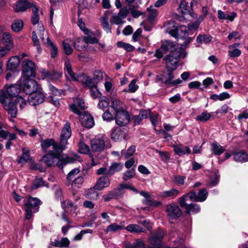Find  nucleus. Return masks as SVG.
<instances>
[{
    "instance_id": "1",
    "label": "nucleus",
    "mask_w": 248,
    "mask_h": 248,
    "mask_svg": "<svg viewBox=\"0 0 248 248\" xmlns=\"http://www.w3.org/2000/svg\"><path fill=\"white\" fill-rule=\"evenodd\" d=\"M60 152L49 151L47 154L44 155L40 160L48 166H57L60 169H62L63 166L68 163H73L78 160L79 156L78 155L74 156L67 155L62 156Z\"/></svg>"
},
{
    "instance_id": "2",
    "label": "nucleus",
    "mask_w": 248,
    "mask_h": 248,
    "mask_svg": "<svg viewBox=\"0 0 248 248\" xmlns=\"http://www.w3.org/2000/svg\"><path fill=\"white\" fill-rule=\"evenodd\" d=\"M25 218L27 220L30 219L33 216V214L39 211V206L41 204V201L37 198L31 196H27L24 198L23 201Z\"/></svg>"
},
{
    "instance_id": "3",
    "label": "nucleus",
    "mask_w": 248,
    "mask_h": 248,
    "mask_svg": "<svg viewBox=\"0 0 248 248\" xmlns=\"http://www.w3.org/2000/svg\"><path fill=\"white\" fill-rule=\"evenodd\" d=\"M0 101L8 114L12 118L16 117L17 108L16 101H14L13 98L8 97L5 92L2 91L0 93Z\"/></svg>"
},
{
    "instance_id": "4",
    "label": "nucleus",
    "mask_w": 248,
    "mask_h": 248,
    "mask_svg": "<svg viewBox=\"0 0 248 248\" xmlns=\"http://www.w3.org/2000/svg\"><path fill=\"white\" fill-rule=\"evenodd\" d=\"M31 78L21 77L20 79L21 88L27 94L31 95L38 91V84L37 82Z\"/></svg>"
},
{
    "instance_id": "5",
    "label": "nucleus",
    "mask_w": 248,
    "mask_h": 248,
    "mask_svg": "<svg viewBox=\"0 0 248 248\" xmlns=\"http://www.w3.org/2000/svg\"><path fill=\"white\" fill-rule=\"evenodd\" d=\"M164 234L163 230L161 229L152 234L148 238L149 246L147 248H161L162 247V240Z\"/></svg>"
},
{
    "instance_id": "6",
    "label": "nucleus",
    "mask_w": 248,
    "mask_h": 248,
    "mask_svg": "<svg viewBox=\"0 0 248 248\" xmlns=\"http://www.w3.org/2000/svg\"><path fill=\"white\" fill-rule=\"evenodd\" d=\"M188 197L187 195H184L179 199V203L182 207L185 209L186 213L188 214H195L200 212L201 207L198 204H186V201Z\"/></svg>"
},
{
    "instance_id": "7",
    "label": "nucleus",
    "mask_w": 248,
    "mask_h": 248,
    "mask_svg": "<svg viewBox=\"0 0 248 248\" xmlns=\"http://www.w3.org/2000/svg\"><path fill=\"white\" fill-rule=\"evenodd\" d=\"M22 76L24 78H34L36 75L35 63L29 59H25L22 63Z\"/></svg>"
},
{
    "instance_id": "8",
    "label": "nucleus",
    "mask_w": 248,
    "mask_h": 248,
    "mask_svg": "<svg viewBox=\"0 0 248 248\" xmlns=\"http://www.w3.org/2000/svg\"><path fill=\"white\" fill-rule=\"evenodd\" d=\"M179 54L177 53H169L166 55L163 60L165 62L167 70L174 71L178 66L179 62Z\"/></svg>"
},
{
    "instance_id": "9",
    "label": "nucleus",
    "mask_w": 248,
    "mask_h": 248,
    "mask_svg": "<svg viewBox=\"0 0 248 248\" xmlns=\"http://www.w3.org/2000/svg\"><path fill=\"white\" fill-rule=\"evenodd\" d=\"M71 136V129L70 124L69 122H66L62 129L60 136V143L61 149L63 150L66 148L68 144L67 140Z\"/></svg>"
},
{
    "instance_id": "10",
    "label": "nucleus",
    "mask_w": 248,
    "mask_h": 248,
    "mask_svg": "<svg viewBox=\"0 0 248 248\" xmlns=\"http://www.w3.org/2000/svg\"><path fill=\"white\" fill-rule=\"evenodd\" d=\"M185 195H187L188 198L193 202H203L206 200L208 192L205 188H202L198 192L192 190Z\"/></svg>"
},
{
    "instance_id": "11",
    "label": "nucleus",
    "mask_w": 248,
    "mask_h": 248,
    "mask_svg": "<svg viewBox=\"0 0 248 248\" xmlns=\"http://www.w3.org/2000/svg\"><path fill=\"white\" fill-rule=\"evenodd\" d=\"M166 212L169 218L176 220L179 218L182 214V211L178 205L170 203L166 205Z\"/></svg>"
},
{
    "instance_id": "12",
    "label": "nucleus",
    "mask_w": 248,
    "mask_h": 248,
    "mask_svg": "<svg viewBox=\"0 0 248 248\" xmlns=\"http://www.w3.org/2000/svg\"><path fill=\"white\" fill-rule=\"evenodd\" d=\"M124 190L122 184L116 188L110 191L108 194L103 196V198L105 202H109L112 199L121 198L124 193Z\"/></svg>"
},
{
    "instance_id": "13",
    "label": "nucleus",
    "mask_w": 248,
    "mask_h": 248,
    "mask_svg": "<svg viewBox=\"0 0 248 248\" xmlns=\"http://www.w3.org/2000/svg\"><path fill=\"white\" fill-rule=\"evenodd\" d=\"M169 33L178 40L185 39L188 35L187 27L184 25H181L176 29L170 30Z\"/></svg>"
},
{
    "instance_id": "14",
    "label": "nucleus",
    "mask_w": 248,
    "mask_h": 248,
    "mask_svg": "<svg viewBox=\"0 0 248 248\" xmlns=\"http://www.w3.org/2000/svg\"><path fill=\"white\" fill-rule=\"evenodd\" d=\"M91 147L94 152H102L106 147L105 139L103 137H95L91 140Z\"/></svg>"
},
{
    "instance_id": "15",
    "label": "nucleus",
    "mask_w": 248,
    "mask_h": 248,
    "mask_svg": "<svg viewBox=\"0 0 248 248\" xmlns=\"http://www.w3.org/2000/svg\"><path fill=\"white\" fill-rule=\"evenodd\" d=\"M69 108L71 111L78 115H80L81 111L85 108L84 101L81 98H74L73 102L70 105Z\"/></svg>"
},
{
    "instance_id": "16",
    "label": "nucleus",
    "mask_w": 248,
    "mask_h": 248,
    "mask_svg": "<svg viewBox=\"0 0 248 248\" xmlns=\"http://www.w3.org/2000/svg\"><path fill=\"white\" fill-rule=\"evenodd\" d=\"M45 95L40 91L31 94L28 97V101L31 106H36L42 103L45 99Z\"/></svg>"
},
{
    "instance_id": "17",
    "label": "nucleus",
    "mask_w": 248,
    "mask_h": 248,
    "mask_svg": "<svg viewBox=\"0 0 248 248\" xmlns=\"http://www.w3.org/2000/svg\"><path fill=\"white\" fill-rule=\"evenodd\" d=\"M116 123L119 126H124L128 124L130 117L127 111H121L116 112L115 117Z\"/></svg>"
},
{
    "instance_id": "18",
    "label": "nucleus",
    "mask_w": 248,
    "mask_h": 248,
    "mask_svg": "<svg viewBox=\"0 0 248 248\" xmlns=\"http://www.w3.org/2000/svg\"><path fill=\"white\" fill-rule=\"evenodd\" d=\"M41 147L43 150H46L50 146L53 147V151L56 152H62L63 150L61 149L60 144H58L56 143L53 139H46L45 140H41Z\"/></svg>"
},
{
    "instance_id": "19",
    "label": "nucleus",
    "mask_w": 248,
    "mask_h": 248,
    "mask_svg": "<svg viewBox=\"0 0 248 248\" xmlns=\"http://www.w3.org/2000/svg\"><path fill=\"white\" fill-rule=\"evenodd\" d=\"M178 48V44L171 41H165L162 43L161 46V48L164 53H167L168 52L170 53H174L176 52Z\"/></svg>"
},
{
    "instance_id": "20",
    "label": "nucleus",
    "mask_w": 248,
    "mask_h": 248,
    "mask_svg": "<svg viewBox=\"0 0 248 248\" xmlns=\"http://www.w3.org/2000/svg\"><path fill=\"white\" fill-rule=\"evenodd\" d=\"M108 177V175H105L99 177L93 186L94 189L101 191L105 188L108 187L110 184V179Z\"/></svg>"
},
{
    "instance_id": "21",
    "label": "nucleus",
    "mask_w": 248,
    "mask_h": 248,
    "mask_svg": "<svg viewBox=\"0 0 248 248\" xmlns=\"http://www.w3.org/2000/svg\"><path fill=\"white\" fill-rule=\"evenodd\" d=\"M21 89L20 80L17 83L10 85L5 92L7 96L9 97H13L16 96L20 93Z\"/></svg>"
},
{
    "instance_id": "22",
    "label": "nucleus",
    "mask_w": 248,
    "mask_h": 248,
    "mask_svg": "<svg viewBox=\"0 0 248 248\" xmlns=\"http://www.w3.org/2000/svg\"><path fill=\"white\" fill-rule=\"evenodd\" d=\"M4 46L8 49H11L14 46V41L11 34L8 32H4L2 34L1 40Z\"/></svg>"
},
{
    "instance_id": "23",
    "label": "nucleus",
    "mask_w": 248,
    "mask_h": 248,
    "mask_svg": "<svg viewBox=\"0 0 248 248\" xmlns=\"http://www.w3.org/2000/svg\"><path fill=\"white\" fill-rule=\"evenodd\" d=\"M43 78H47L50 80H58L62 77V73L55 70L47 71L43 69L41 70Z\"/></svg>"
},
{
    "instance_id": "24",
    "label": "nucleus",
    "mask_w": 248,
    "mask_h": 248,
    "mask_svg": "<svg viewBox=\"0 0 248 248\" xmlns=\"http://www.w3.org/2000/svg\"><path fill=\"white\" fill-rule=\"evenodd\" d=\"M124 128L117 127L111 132V139L115 141L120 140L125 138L126 133Z\"/></svg>"
},
{
    "instance_id": "25",
    "label": "nucleus",
    "mask_w": 248,
    "mask_h": 248,
    "mask_svg": "<svg viewBox=\"0 0 248 248\" xmlns=\"http://www.w3.org/2000/svg\"><path fill=\"white\" fill-rule=\"evenodd\" d=\"M173 147L175 153L179 156L185 154L188 155L191 153L190 149L188 146H184L182 145H174Z\"/></svg>"
},
{
    "instance_id": "26",
    "label": "nucleus",
    "mask_w": 248,
    "mask_h": 248,
    "mask_svg": "<svg viewBox=\"0 0 248 248\" xmlns=\"http://www.w3.org/2000/svg\"><path fill=\"white\" fill-rule=\"evenodd\" d=\"M178 11L180 13L184 15L193 16L194 14L191 7H187V3L185 0L181 1Z\"/></svg>"
},
{
    "instance_id": "27",
    "label": "nucleus",
    "mask_w": 248,
    "mask_h": 248,
    "mask_svg": "<svg viewBox=\"0 0 248 248\" xmlns=\"http://www.w3.org/2000/svg\"><path fill=\"white\" fill-rule=\"evenodd\" d=\"M64 70L65 75H68L72 80H77V75L73 72L70 62L68 60L65 61Z\"/></svg>"
},
{
    "instance_id": "28",
    "label": "nucleus",
    "mask_w": 248,
    "mask_h": 248,
    "mask_svg": "<svg viewBox=\"0 0 248 248\" xmlns=\"http://www.w3.org/2000/svg\"><path fill=\"white\" fill-rule=\"evenodd\" d=\"M123 164L122 163L113 162L111 164L108 169L107 175L110 176L115 173L120 171L123 169Z\"/></svg>"
},
{
    "instance_id": "29",
    "label": "nucleus",
    "mask_w": 248,
    "mask_h": 248,
    "mask_svg": "<svg viewBox=\"0 0 248 248\" xmlns=\"http://www.w3.org/2000/svg\"><path fill=\"white\" fill-rule=\"evenodd\" d=\"M20 63V58L17 56L12 57L9 60L7 65L8 70L13 71L15 70Z\"/></svg>"
},
{
    "instance_id": "30",
    "label": "nucleus",
    "mask_w": 248,
    "mask_h": 248,
    "mask_svg": "<svg viewBox=\"0 0 248 248\" xmlns=\"http://www.w3.org/2000/svg\"><path fill=\"white\" fill-rule=\"evenodd\" d=\"M211 150L215 155H219L225 151V149L217 141H214L211 144Z\"/></svg>"
},
{
    "instance_id": "31",
    "label": "nucleus",
    "mask_w": 248,
    "mask_h": 248,
    "mask_svg": "<svg viewBox=\"0 0 248 248\" xmlns=\"http://www.w3.org/2000/svg\"><path fill=\"white\" fill-rule=\"evenodd\" d=\"M82 124L88 128H92L94 125L93 117L91 115H84L81 118Z\"/></svg>"
},
{
    "instance_id": "32",
    "label": "nucleus",
    "mask_w": 248,
    "mask_h": 248,
    "mask_svg": "<svg viewBox=\"0 0 248 248\" xmlns=\"http://www.w3.org/2000/svg\"><path fill=\"white\" fill-rule=\"evenodd\" d=\"M30 7V4L27 0H19L16 5L15 11L16 12H23Z\"/></svg>"
},
{
    "instance_id": "33",
    "label": "nucleus",
    "mask_w": 248,
    "mask_h": 248,
    "mask_svg": "<svg viewBox=\"0 0 248 248\" xmlns=\"http://www.w3.org/2000/svg\"><path fill=\"white\" fill-rule=\"evenodd\" d=\"M125 229L131 233L145 232L146 230L138 224H131L127 226Z\"/></svg>"
},
{
    "instance_id": "34",
    "label": "nucleus",
    "mask_w": 248,
    "mask_h": 248,
    "mask_svg": "<svg viewBox=\"0 0 248 248\" xmlns=\"http://www.w3.org/2000/svg\"><path fill=\"white\" fill-rule=\"evenodd\" d=\"M179 194V191L177 189L172 188L169 190L163 191L161 193L160 196L165 198H170L174 199Z\"/></svg>"
},
{
    "instance_id": "35",
    "label": "nucleus",
    "mask_w": 248,
    "mask_h": 248,
    "mask_svg": "<svg viewBox=\"0 0 248 248\" xmlns=\"http://www.w3.org/2000/svg\"><path fill=\"white\" fill-rule=\"evenodd\" d=\"M74 47L78 51H82L84 50L87 47V43L83 37L78 38L74 43Z\"/></svg>"
},
{
    "instance_id": "36",
    "label": "nucleus",
    "mask_w": 248,
    "mask_h": 248,
    "mask_svg": "<svg viewBox=\"0 0 248 248\" xmlns=\"http://www.w3.org/2000/svg\"><path fill=\"white\" fill-rule=\"evenodd\" d=\"M24 23L20 19L15 20L11 25V28L15 32H20L23 28Z\"/></svg>"
},
{
    "instance_id": "37",
    "label": "nucleus",
    "mask_w": 248,
    "mask_h": 248,
    "mask_svg": "<svg viewBox=\"0 0 248 248\" xmlns=\"http://www.w3.org/2000/svg\"><path fill=\"white\" fill-rule=\"evenodd\" d=\"M70 244V241L66 237L62 238L61 241L55 240L52 242V245L58 248H67Z\"/></svg>"
},
{
    "instance_id": "38",
    "label": "nucleus",
    "mask_w": 248,
    "mask_h": 248,
    "mask_svg": "<svg viewBox=\"0 0 248 248\" xmlns=\"http://www.w3.org/2000/svg\"><path fill=\"white\" fill-rule=\"evenodd\" d=\"M233 159L235 161L245 162L248 161V155L244 152H237L234 154Z\"/></svg>"
},
{
    "instance_id": "39",
    "label": "nucleus",
    "mask_w": 248,
    "mask_h": 248,
    "mask_svg": "<svg viewBox=\"0 0 248 248\" xmlns=\"http://www.w3.org/2000/svg\"><path fill=\"white\" fill-rule=\"evenodd\" d=\"M125 248H145V244L141 239H137L133 243H128L125 245Z\"/></svg>"
},
{
    "instance_id": "40",
    "label": "nucleus",
    "mask_w": 248,
    "mask_h": 248,
    "mask_svg": "<svg viewBox=\"0 0 248 248\" xmlns=\"http://www.w3.org/2000/svg\"><path fill=\"white\" fill-rule=\"evenodd\" d=\"M124 104L119 100L116 99L112 101L111 108L115 110V113L118 111H124Z\"/></svg>"
},
{
    "instance_id": "41",
    "label": "nucleus",
    "mask_w": 248,
    "mask_h": 248,
    "mask_svg": "<svg viewBox=\"0 0 248 248\" xmlns=\"http://www.w3.org/2000/svg\"><path fill=\"white\" fill-rule=\"evenodd\" d=\"M46 46L49 48L51 51V57L55 58L56 57L58 54V49L55 45L51 41L49 38L46 39Z\"/></svg>"
},
{
    "instance_id": "42",
    "label": "nucleus",
    "mask_w": 248,
    "mask_h": 248,
    "mask_svg": "<svg viewBox=\"0 0 248 248\" xmlns=\"http://www.w3.org/2000/svg\"><path fill=\"white\" fill-rule=\"evenodd\" d=\"M135 151L136 146L134 145H131L127 149L126 151H125L124 150H122L121 152V154L122 155L124 156V159H126L132 156Z\"/></svg>"
},
{
    "instance_id": "43",
    "label": "nucleus",
    "mask_w": 248,
    "mask_h": 248,
    "mask_svg": "<svg viewBox=\"0 0 248 248\" xmlns=\"http://www.w3.org/2000/svg\"><path fill=\"white\" fill-rule=\"evenodd\" d=\"M241 54V51L233 46H229L228 55L231 58L239 57Z\"/></svg>"
},
{
    "instance_id": "44",
    "label": "nucleus",
    "mask_w": 248,
    "mask_h": 248,
    "mask_svg": "<svg viewBox=\"0 0 248 248\" xmlns=\"http://www.w3.org/2000/svg\"><path fill=\"white\" fill-rule=\"evenodd\" d=\"M30 155L29 151H25L23 149V153L20 157L17 160V162L20 164L26 163L30 159Z\"/></svg>"
},
{
    "instance_id": "45",
    "label": "nucleus",
    "mask_w": 248,
    "mask_h": 248,
    "mask_svg": "<svg viewBox=\"0 0 248 248\" xmlns=\"http://www.w3.org/2000/svg\"><path fill=\"white\" fill-rule=\"evenodd\" d=\"M61 205L62 208L65 210H66L67 208H70L71 210L75 211L77 208V205H75L73 202L70 200L62 201Z\"/></svg>"
},
{
    "instance_id": "46",
    "label": "nucleus",
    "mask_w": 248,
    "mask_h": 248,
    "mask_svg": "<svg viewBox=\"0 0 248 248\" xmlns=\"http://www.w3.org/2000/svg\"><path fill=\"white\" fill-rule=\"evenodd\" d=\"M79 170L77 168H75L72 170H71L68 174L67 176V185H70V184H71V182L73 180L76 178V176L78 174L79 172Z\"/></svg>"
},
{
    "instance_id": "47",
    "label": "nucleus",
    "mask_w": 248,
    "mask_h": 248,
    "mask_svg": "<svg viewBox=\"0 0 248 248\" xmlns=\"http://www.w3.org/2000/svg\"><path fill=\"white\" fill-rule=\"evenodd\" d=\"M109 104V99L107 97L103 96L100 98L99 103H98V107L99 108L104 110L108 106Z\"/></svg>"
},
{
    "instance_id": "48",
    "label": "nucleus",
    "mask_w": 248,
    "mask_h": 248,
    "mask_svg": "<svg viewBox=\"0 0 248 248\" xmlns=\"http://www.w3.org/2000/svg\"><path fill=\"white\" fill-rule=\"evenodd\" d=\"M211 117L210 113L206 111H204L201 114L198 115L196 117L197 121L205 122L208 121Z\"/></svg>"
},
{
    "instance_id": "49",
    "label": "nucleus",
    "mask_w": 248,
    "mask_h": 248,
    "mask_svg": "<svg viewBox=\"0 0 248 248\" xmlns=\"http://www.w3.org/2000/svg\"><path fill=\"white\" fill-rule=\"evenodd\" d=\"M92 32L91 31V32L88 34H85L87 35V36L83 37L85 42L87 43V46H88V44H97L98 43V40L93 36Z\"/></svg>"
},
{
    "instance_id": "50",
    "label": "nucleus",
    "mask_w": 248,
    "mask_h": 248,
    "mask_svg": "<svg viewBox=\"0 0 248 248\" xmlns=\"http://www.w3.org/2000/svg\"><path fill=\"white\" fill-rule=\"evenodd\" d=\"M107 16H102L100 18V20L103 29L107 32L109 33L111 32V28H109V24L108 21Z\"/></svg>"
},
{
    "instance_id": "51",
    "label": "nucleus",
    "mask_w": 248,
    "mask_h": 248,
    "mask_svg": "<svg viewBox=\"0 0 248 248\" xmlns=\"http://www.w3.org/2000/svg\"><path fill=\"white\" fill-rule=\"evenodd\" d=\"M78 152L83 154H87L90 152L89 147L80 140L78 143Z\"/></svg>"
},
{
    "instance_id": "52",
    "label": "nucleus",
    "mask_w": 248,
    "mask_h": 248,
    "mask_svg": "<svg viewBox=\"0 0 248 248\" xmlns=\"http://www.w3.org/2000/svg\"><path fill=\"white\" fill-rule=\"evenodd\" d=\"M96 189H94L93 187L88 190L86 193V197L90 199L96 200L98 197L97 192L95 191Z\"/></svg>"
},
{
    "instance_id": "53",
    "label": "nucleus",
    "mask_w": 248,
    "mask_h": 248,
    "mask_svg": "<svg viewBox=\"0 0 248 248\" xmlns=\"http://www.w3.org/2000/svg\"><path fill=\"white\" fill-rule=\"evenodd\" d=\"M117 46L119 47L124 48L128 52H131L134 49V47L132 45L121 41L117 42Z\"/></svg>"
},
{
    "instance_id": "54",
    "label": "nucleus",
    "mask_w": 248,
    "mask_h": 248,
    "mask_svg": "<svg viewBox=\"0 0 248 248\" xmlns=\"http://www.w3.org/2000/svg\"><path fill=\"white\" fill-rule=\"evenodd\" d=\"M136 79H133L128 85V90H124L125 92L135 93L139 88V86L136 84Z\"/></svg>"
},
{
    "instance_id": "55",
    "label": "nucleus",
    "mask_w": 248,
    "mask_h": 248,
    "mask_svg": "<svg viewBox=\"0 0 248 248\" xmlns=\"http://www.w3.org/2000/svg\"><path fill=\"white\" fill-rule=\"evenodd\" d=\"M83 178L82 176H78L71 181L70 185L73 187L79 188L81 186L83 182Z\"/></svg>"
},
{
    "instance_id": "56",
    "label": "nucleus",
    "mask_w": 248,
    "mask_h": 248,
    "mask_svg": "<svg viewBox=\"0 0 248 248\" xmlns=\"http://www.w3.org/2000/svg\"><path fill=\"white\" fill-rule=\"evenodd\" d=\"M212 37L206 35H199L197 37L196 41L200 43L207 44L211 40Z\"/></svg>"
},
{
    "instance_id": "57",
    "label": "nucleus",
    "mask_w": 248,
    "mask_h": 248,
    "mask_svg": "<svg viewBox=\"0 0 248 248\" xmlns=\"http://www.w3.org/2000/svg\"><path fill=\"white\" fill-rule=\"evenodd\" d=\"M168 73L167 74V75H163L160 79L162 82L165 85L166 81L171 82L172 81V79L174 78L173 74L172 73L173 71L168 70Z\"/></svg>"
},
{
    "instance_id": "58",
    "label": "nucleus",
    "mask_w": 248,
    "mask_h": 248,
    "mask_svg": "<svg viewBox=\"0 0 248 248\" xmlns=\"http://www.w3.org/2000/svg\"><path fill=\"white\" fill-rule=\"evenodd\" d=\"M135 175V170L131 169L130 170H126L123 176V178L124 181H127L134 177Z\"/></svg>"
},
{
    "instance_id": "59",
    "label": "nucleus",
    "mask_w": 248,
    "mask_h": 248,
    "mask_svg": "<svg viewBox=\"0 0 248 248\" xmlns=\"http://www.w3.org/2000/svg\"><path fill=\"white\" fill-rule=\"evenodd\" d=\"M45 182L42 178H36L34 180L31 186L32 189H35L40 186H44Z\"/></svg>"
},
{
    "instance_id": "60",
    "label": "nucleus",
    "mask_w": 248,
    "mask_h": 248,
    "mask_svg": "<svg viewBox=\"0 0 248 248\" xmlns=\"http://www.w3.org/2000/svg\"><path fill=\"white\" fill-rule=\"evenodd\" d=\"M68 40H64L62 43V47L64 53L69 55L71 54L73 52V48L70 46L69 44L67 42Z\"/></svg>"
},
{
    "instance_id": "61",
    "label": "nucleus",
    "mask_w": 248,
    "mask_h": 248,
    "mask_svg": "<svg viewBox=\"0 0 248 248\" xmlns=\"http://www.w3.org/2000/svg\"><path fill=\"white\" fill-rule=\"evenodd\" d=\"M16 103L17 105H19L21 109H23L27 105V102L26 99L23 97L22 96H19L17 97L16 99Z\"/></svg>"
},
{
    "instance_id": "62",
    "label": "nucleus",
    "mask_w": 248,
    "mask_h": 248,
    "mask_svg": "<svg viewBox=\"0 0 248 248\" xmlns=\"http://www.w3.org/2000/svg\"><path fill=\"white\" fill-rule=\"evenodd\" d=\"M78 25L85 34H88L91 32V31L86 28L84 22L79 16L78 18Z\"/></svg>"
},
{
    "instance_id": "63",
    "label": "nucleus",
    "mask_w": 248,
    "mask_h": 248,
    "mask_svg": "<svg viewBox=\"0 0 248 248\" xmlns=\"http://www.w3.org/2000/svg\"><path fill=\"white\" fill-rule=\"evenodd\" d=\"M49 89L51 93V94L55 96H60L63 93V91L61 90H59L51 84L48 85Z\"/></svg>"
},
{
    "instance_id": "64",
    "label": "nucleus",
    "mask_w": 248,
    "mask_h": 248,
    "mask_svg": "<svg viewBox=\"0 0 248 248\" xmlns=\"http://www.w3.org/2000/svg\"><path fill=\"white\" fill-rule=\"evenodd\" d=\"M93 79L98 83L103 79V73L100 71H95L93 73Z\"/></svg>"
}]
</instances>
